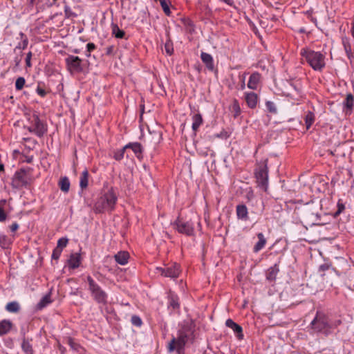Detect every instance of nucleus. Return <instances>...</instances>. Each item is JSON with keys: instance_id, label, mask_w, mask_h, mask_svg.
Instances as JSON below:
<instances>
[{"instance_id": "nucleus-7", "label": "nucleus", "mask_w": 354, "mask_h": 354, "mask_svg": "<svg viewBox=\"0 0 354 354\" xmlns=\"http://www.w3.org/2000/svg\"><path fill=\"white\" fill-rule=\"evenodd\" d=\"M88 289L93 299L98 304H106L107 303L108 295L102 290L100 285L91 277H86Z\"/></svg>"}, {"instance_id": "nucleus-41", "label": "nucleus", "mask_w": 354, "mask_h": 354, "mask_svg": "<svg viewBox=\"0 0 354 354\" xmlns=\"http://www.w3.org/2000/svg\"><path fill=\"white\" fill-rule=\"evenodd\" d=\"M266 106L270 113H277V109L275 104L273 102L267 101L266 102Z\"/></svg>"}, {"instance_id": "nucleus-47", "label": "nucleus", "mask_w": 354, "mask_h": 354, "mask_svg": "<svg viewBox=\"0 0 354 354\" xmlns=\"http://www.w3.org/2000/svg\"><path fill=\"white\" fill-rule=\"evenodd\" d=\"M32 54L31 52H29L26 57V67L30 68L32 66L31 64V58H32Z\"/></svg>"}, {"instance_id": "nucleus-30", "label": "nucleus", "mask_w": 354, "mask_h": 354, "mask_svg": "<svg viewBox=\"0 0 354 354\" xmlns=\"http://www.w3.org/2000/svg\"><path fill=\"white\" fill-rule=\"evenodd\" d=\"M111 30L112 34L118 39H122L125 35L124 31L120 29L117 24H111Z\"/></svg>"}, {"instance_id": "nucleus-28", "label": "nucleus", "mask_w": 354, "mask_h": 354, "mask_svg": "<svg viewBox=\"0 0 354 354\" xmlns=\"http://www.w3.org/2000/svg\"><path fill=\"white\" fill-rule=\"evenodd\" d=\"M52 300L50 299V295L47 294L41 299V300L37 305V308L38 310H41L46 306H47L48 304H50Z\"/></svg>"}, {"instance_id": "nucleus-54", "label": "nucleus", "mask_w": 354, "mask_h": 354, "mask_svg": "<svg viewBox=\"0 0 354 354\" xmlns=\"http://www.w3.org/2000/svg\"><path fill=\"white\" fill-rule=\"evenodd\" d=\"M351 33L352 37L354 39V21L351 23Z\"/></svg>"}, {"instance_id": "nucleus-26", "label": "nucleus", "mask_w": 354, "mask_h": 354, "mask_svg": "<svg viewBox=\"0 0 354 354\" xmlns=\"http://www.w3.org/2000/svg\"><path fill=\"white\" fill-rule=\"evenodd\" d=\"M31 339L24 338L21 342V349L26 354H33V349L30 343Z\"/></svg>"}, {"instance_id": "nucleus-3", "label": "nucleus", "mask_w": 354, "mask_h": 354, "mask_svg": "<svg viewBox=\"0 0 354 354\" xmlns=\"http://www.w3.org/2000/svg\"><path fill=\"white\" fill-rule=\"evenodd\" d=\"M300 55L314 71H322L326 66L325 55L319 51L302 48Z\"/></svg>"}, {"instance_id": "nucleus-8", "label": "nucleus", "mask_w": 354, "mask_h": 354, "mask_svg": "<svg viewBox=\"0 0 354 354\" xmlns=\"http://www.w3.org/2000/svg\"><path fill=\"white\" fill-rule=\"evenodd\" d=\"M30 126L28 127V130L35 133L37 136L42 137L48 131L47 125L42 122L39 115L34 113L32 115L28 118Z\"/></svg>"}, {"instance_id": "nucleus-38", "label": "nucleus", "mask_w": 354, "mask_h": 354, "mask_svg": "<svg viewBox=\"0 0 354 354\" xmlns=\"http://www.w3.org/2000/svg\"><path fill=\"white\" fill-rule=\"evenodd\" d=\"M232 111L234 118L238 117L241 114V108L236 100H235L232 105Z\"/></svg>"}, {"instance_id": "nucleus-1", "label": "nucleus", "mask_w": 354, "mask_h": 354, "mask_svg": "<svg viewBox=\"0 0 354 354\" xmlns=\"http://www.w3.org/2000/svg\"><path fill=\"white\" fill-rule=\"evenodd\" d=\"M118 196L113 187L98 197L94 204L93 210L97 214L111 212L115 209Z\"/></svg>"}, {"instance_id": "nucleus-18", "label": "nucleus", "mask_w": 354, "mask_h": 354, "mask_svg": "<svg viewBox=\"0 0 354 354\" xmlns=\"http://www.w3.org/2000/svg\"><path fill=\"white\" fill-rule=\"evenodd\" d=\"M81 256L80 253H73L68 259V266L72 269L77 268L81 264Z\"/></svg>"}, {"instance_id": "nucleus-49", "label": "nucleus", "mask_w": 354, "mask_h": 354, "mask_svg": "<svg viewBox=\"0 0 354 354\" xmlns=\"http://www.w3.org/2000/svg\"><path fill=\"white\" fill-rule=\"evenodd\" d=\"M342 324V321L340 319L335 320L333 322L330 321L331 330L333 328L338 327Z\"/></svg>"}, {"instance_id": "nucleus-24", "label": "nucleus", "mask_w": 354, "mask_h": 354, "mask_svg": "<svg viewBox=\"0 0 354 354\" xmlns=\"http://www.w3.org/2000/svg\"><path fill=\"white\" fill-rule=\"evenodd\" d=\"M279 267L277 264H274V266L270 267L266 272V279L268 281H274L276 279L277 275L279 272Z\"/></svg>"}, {"instance_id": "nucleus-4", "label": "nucleus", "mask_w": 354, "mask_h": 354, "mask_svg": "<svg viewBox=\"0 0 354 354\" xmlns=\"http://www.w3.org/2000/svg\"><path fill=\"white\" fill-rule=\"evenodd\" d=\"M310 326L315 333H323L326 336L331 333L330 320L322 311H317L315 317L310 323Z\"/></svg>"}, {"instance_id": "nucleus-42", "label": "nucleus", "mask_w": 354, "mask_h": 354, "mask_svg": "<svg viewBox=\"0 0 354 354\" xmlns=\"http://www.w3.org/2000/svg\"><path fill=\"white\" fill-rule=\"evenodd\" d=\"M68 242V239L61 238L57 241V244L56 248H59L61 250H63V249L66 247Z\"/></svg>"}, {"instance_id": "nucleus-32", "label": "nucleus", "mask_w": 354, "mask_h": 354, "mask_svg": "<svg viewBox=\"0 0 354 354\" xmlns=\"http://www.w3.org/2000/svg\"><path fill=\"white\" fill-rule=\"evenodd\" d=\"M344 106L351 111L354 106V97L351 93H349L346 95V99L344 102Z\"/></svg>"}, {"instance_id": "nucleus-33", "label": "nucleus", "mask_w": 354, "mask_h": 354, "mask_svg": "<svg viewBox=\"0 0 354 354\" xmlns=\"http://www.w3.org/2000/svg\"><path fill=\"white\" fill-rule=\"evenodd\" d=\"M178 297L176 295L171 294L169 297V306L172 307L173 309L179 308Z\"/></svg>"}, {"instance_id": "nucleus-2", "label": "nucleus", "mask_w": 354, "mask_h": 354, "mask_svg": "<svg viewBox=\"0 0 354 354\" xmlns=\"http://www.w3.org/2000/svg\"><path fill=\"white\" fill-rule=\"evenodd\" d=\"M194 330L191 324H186L179 330L178 337H173L168 344L169 352L176 351L178 354H183L184 346L188 339L192 336Z\"/></svg>"}, {"instance_id": "nucleus-22", "label": "nucleus", "mask_w": 354, "mask_h": 354, "mask_svg": "<svg viewBox=\"0 0 354 354\" xmlns=\"http://www.w3.org/2000/svg\"><path fill=\"white\" fill-rule=\"evenodd\" d=\"M304 120L306 127V129L308 130L315 121V115L313 111H308L305 113Z\"/></svg>"}, {"instance_id": "nucleus-23", "label": "nucleus", "mask_w": 354, "mask_h": 354, "mask_svg": "<svg viewBox=\"0 0 354 354\" xmlns=\"http://www.w3.org/2000/svg\"><path fill=\"white\" fill-rule=\"evenodd\" d=\"M125 149L127 151L129 149H131L138 158H140L142 152V146L138 142L129 143L125 145Z\"/></svg>"}, {"instance_id": "nucleus-36", "label": "nucleus", "mask_w": 354, "mask_h": 354, "mask_svg": "<svg viewBox=\"0 0 354 354\" xmlns=\"http://www.w3.org/2000/svg\"><path fill=\"white\" fill-rule=\"evenodd\" d=\"M342 44L344 46V48L345 50V52L346 53V55L348 58H350L351 53V45L347 38H343L342 39Z\"/></svg>"}, {"instance_id": "nucleus-55", "label": "nucleus", "mask_w": 354, "mask_h": 354, "mask_svg": "<svg viewBox=\"0 0 354 354\" xmlns=\"http://www.w3.org/2000/svg\"><path fill=\"white\" fill-rule=\"evenodd\" d=\"M291 86H292V88L297 92V93H299L300 91V88L295 84H290Z\"/></svg>"}, {"instance_id": "nucleus-53", "label": "nucleus", "mask_w": 354, "mask_h": 354, "mask_svg": "<svg viewBox=\"0 0 354 354\" xmlns=\"http://www.w3.org/2000/svg\"><path fill=\"white\" fill-rule=\"evenodd\" d=\"M344 209V205H338V211L337 212L336 214H339Z\"/></svg>"}, {"instance_id": "nucleus-20", "label": "nucleus", "mask_w": 354, "mask_h": 354, "mask_svg": "<svg viewBox=\"0 0 354 354\" xmlns=\"http://www.w3.org/2000/svg\"><path fill=\"white\" fill-rule=\"evenodd\" d=\"M203 120L201 113H195L192 115V129L196 133L199 127L203 124Z\"/></svg>"}, {"instance_id": "nucleus-31", "label": "nucleus", "mask_w": 354, "mask_h": 354, "mask_svg": "<svg viewBox=\"0 0 354 354\" xmlns=\"http://www.w3.org/2000/svg\"><path fill=\"white\" fill-rule=\"evenodd\" d=\"M7 204L6 199L0 200V222H4L7 219V214L5 212V207Z\"/></svg>"}, {"instance_id": "nucleus-19", "label": "nucleus", "mask_w": 354, "mask_h": 354, "mask_svg": "<svg viewBox=\"0 0 354 354\" xmlns=\"http://www.w3.org/2000/svg\"><path fill=\"white\" fill-rule=\"evenodd\" d=\"M257 238L259 239L258 242L254 245L253 248V252L254 253L259 252L260 250H261L265 246L267 243V240L265 238L263 233L259 232L257 234Z\"/></svg>"}, {"instance_id": "nucleus-39", "label": "nucleus", "mask_w": 354, "mask_h": 354, "mask_svg": "<svg viewBox=\"0 0 354 354\" xmlns=\"http://www.w3.org/2000/svg\"><path fill=\"white\" fill-rule=\"evenodd\" d=\"M10 242L6 235L0 234V247L6 248L9 246Z\"/></svg>"}, {"instance_id": "nucleus-40", "label": "nucleus", "mask_w": 354, "mask_h": 354, "mask_svg": "<svg viewBox=\"0 0 354 354\" xmlns=\"http://www.w3.org/2000/svg\"><path fill=\"white\" fill-rule=\"evenodd\" d=\"M25 83H26V80H25L24 77H18L15 82L16 90H17V91L21 90L24 88Z\"/></svg>"}, {"instance_id": "nucleus-9", "label": "nucleus", "mask_w": 354, "mask_h": 354, "mask_svg": "<svg viewBox=\"0 0 354 354\" xmlns=\"http://www.w3.org/2000/svg\"><path fill=\"white\" fill-rule=\"evenodd\" d=\"M65 63L68 71L71 75L80 73L83 71V61L78 56L68 55L65 58Z\"/></svg>"}, {"instance_id": "nucleus-52", "label": "nucleus", "mask_w": 354, "mask_h": 354, "mask_svg": "<svg viewBox=\"0 0 354 354\" xmlns=\"http://www.w3.org/2000/svg\"><path fill=\"white\" fill-rule=\"evenodd\" d=\"M67 343L73 348H75V343L71 338H68Z\"/></svg>"}, {"instance_id": "nucleus-17", "label": "nucleus", "mask_w": 354, "mask_h": 354, "mask_svg": "<svg viewBox=\"0 0 354 354\" xmlns=\"http://www.w3.org/2000/svg\"><path fill=\"white\" fill-rule=\"evenodd\" d=\"M236 213L239 219L247 221L249 218L248 208L245 205H238L236 208Z\"/></svg>"}, {"instance_id": "nucleus-57", "label": "nucleus", "mask_w": 354, "mask_h": 354, "mask_svg": "<svg viewBox=\"0 0 354 354\" xmlns=\"http://www.w3.org/2000/svg\"><path fill=\"white\" fill-rule=\"evenodd\" d=\"M4 171V165H3V164L0 162V171Z\"/></svg>"}, {"instance_id": "nucleus-34", "label": "nucleus", "mask_w": 354, "mask_h": 354, "mask_svg": "<svg viewBox=\"0 0 354 354\" xmlns=\"http://www.w3.org/2000/svg\"><path fill=\"white\" fill-rule=\"evenodd\" d=\"M125 153L127 158L129 157V154L127 152V149H125L124 146L122 149L118 150L114 153L113 158L116 160L120 161L124 158Z\"/></svg>"}, {"instance_id": "nucleus-56", "label": "nucleus", "mask_w": 354, "mask_h": 354, "mask_svg": "<svg viewBox=\"0 0 354 354\" xmlns=\"http://www.w3.org/2000/svg\"><path fill=\"white\" fill-rule=\"evenodd\" d=\"M31 4H38L39 0H30Z\"/></svg>"}, {"instance_id": "nucleus-59", "label": "nucleus", "mask_w": 354, "mask_h": 354, "mask_svg": "<svg viewBox=\"0 0 354 354\" xmlns=\"http://www.w3.org/2000/svg\"><path fill=\"white\" fill-rule=\"evenodd\" d=\"M74 52H75V53H79L78 50H74Z\"/></svg>"}, {"instance_id": "nucleus-27", "label": "nucleus", "mask_w": 354, "mask_h": 354, "mask_svg": "<svg viewBox=\"0 0 354 354\" xmlns=\"http://www.w3.org/2000/svg\"><path fill=\"white\" fill-rule=\"evenodd\" d=\"M58 184L60 189L63 192L67 193L69 191L71 184L68 177L64 176L61 178Z\"/></svg>"}, {"instance_id": "nucleus-25", "label": "nucleus", "mask_w": 354, "mask_h": 354, "mask_svg": "<svg viewBox=\"0 0 354 354\" xmlns=\"http://www.w3.org/2000/svg\"><path fill=\"white\" fill-rule=\"evenodd\" d=\"M89 173L87 169H84L80 177V187L83 190L85 189L88 185Z\"/></svg>"}, {"instance_id": "nucleus-37", "label": "nucleus", "mask_w": 354, "mask_h": 354, "mask_svg": "<svg viewBox=\"0 0 354 354\" xmlns=\"http://www.w3.org/2000/svg\"><path fill=\"white\" fill-rule=\"evenodd\" d=\"M20 36L22 39V41H21V44L20 43V44H19V45L17 46H16V48L15 49V50L17 49H25L28 46V40L27 37L22 32L20 33Z\"/></svg>"}, {"instance_id": "nucleus-48", "label": "nucleus", "mask_w": 354, "mask_h": 354, "mask_svg": "<svg viewBox=\"0 0 354 354\" xmlns=\"http://www.w3.org/2000/svg\"><path fill=\"white\" fill-rule=\"evenodd\" d=\"M36 91L37 93L42 97H45L46 95V91L39 86H37Z\"/></svg>"}, {"instance_id": "nucleus-12", "label": "nucleus", "mask_w": 354, "mask_h": 354, "mask_svg": "<svg viewBox=\"0 0 354 354\" xmlns=\"http://www.w3.org/2000/svg\"><path fill=\"white\" fill-rule=\"evenodd\" d=\"M261 75L259 72L252 73L248 80L247 86L251 90H257L261 83Z\"/></svg>"}, {"instance_id": "nucleus-58", "label": "nucleus", "mask_w": 354, "mask_h": 354, "mask_svg": "<svg viewBox=\"0 0 354 354\" xmlns=\"http://www.w3.org/2000/svg\"><path fill=\"white\" fill-rule=\"evenodd\" d=\"M15 62H16L17 65H18L20 62V59H16Z\"/></svg>"}, {"instance_id": "nucleus-14", "label": "nucleus", "mask_w": 354, "mask_h": 354, "mask_svg": "<svg viewBox=\"0 0 354 354\" xmlns=\"http://www.w3.org/2000/svg\"><path fill=\"white\" fill-rule=\"evenodd\" d=\"M245 100L249 108L254 109L259 102V96L254 92H245Z\"/></svg>"}, {"instance_id": "nucleus-13", "label": "nucleus", "mask_w": 354, "mask_h": 354, "mask_svg": "<svg viewBox=\"0 0 354 354\" xmlns=\"http://www.w3.org/2000/svg\"><path fill=\"white\" fill-rule=\"evenodd\" d=\"M225 325L233 330L235 333L236 337L239 339H242L243 338V328L238 324L235 323L232 319H228L225 322Z\"/></svg>"}, {"instance_id": "nucleus-46", "label": "nucleus", "mask_w": 354, "mask_h": 354, "mask_svg": "<svg viewBox=\"0 0 354 354\" xmlns=\"http://www.w3.org/2000/svg\"><path fill=\"white\" fill-rule=\"evenodd\" d=\"M62 252V250H61L59 248H55L53 251L52 259H55V260L59 259V258L61 256Z\"/></svg>"}, {"instance_id": "nucleus-43", "label": "nucleus", "mask_w": 354, "mask_h": 354, "mask_svg": "<svg viewBox=\"0 0 354 354\" xmlns=\"http://www.w3.org/2000/svg\"><path fill=\"white\" fill-rule=\"evenodd\" d=\"M131 322L132 324L136 326H141V325L142 324V319H140V317L139 316H137V315H133L131 317Z\"/></svg>"}, {"instance_id": "nucleus-50", "label": "nucleus", "mask_w": 354, "mask_h": 354, "mask_svg": "<svg viewBox=\"0 0 354 354\" xmlns=\"http://www.w3.org/2000/svg\"><path fill=\"white\" fill-rule=\"evenodd\" d=\"M19 224L17 223H13L10 226V230L12 232H15L19 229Z\"/></svg>"}, {"instance_id": "nucleus-6", "label": "nucleus", "mask_w": 354, "mask_h": 354, "mask_svg": "<svg viewBox=\"0 0 354 354\" xmlns=\"http://www.w3.org/2000/svg\"><path fill=\"white\" fill-rule=\"evenodd\" d=\"M254 176L258 186L266 192L268 187V160L257 163L254 169Z\"/></svg>"}, {"instance_id": "nucleus-11", "label": "nucleus", "mask_w": 354, "mask_h": 354, "mask_svg": "<svg viewBox=\"0 0 354 354\" xmlns=\"http://www.w3.org/2000/svg\"><path fill=\"white\" fill-rule=\"evenodd\" d=\"M180 272V266L176 263H174L170 266H166L164 268H156V273L160 274L165 277H169L171 279L178 278Z\"/></svg>"}, {"instance_id": "nucleus-15", "label": "nucleus", "mask_w": 354, "mask_h": 354, "mask_svg": "<svg viewBox=\"0 0 354 354\" xmlns=\"http://www.w3.org/2000/svg\"><path fill=\"white\" fill-rule=\"evenodd\" d=\"M201 58L209 71H213L214 70L213 57L210 54L202 52Z\"/></svg>"}, {"instance_id": "nucleus-16", "label": "nucleus", "mask_w": 354, "mask_h": 354, "mask_svg": "<svg viewBox=\"0 0 354 354\" xmlns=\"http://www.w3.org/2000/svg\"><path fill=\"white\" fill-rule=\"evenodd\" d=\"M114 259L118 264L124 266L128 263L129 254L126 251H120L114 255Z\"/></svg>"}, {"instance_id": "nucleus-35", "label": "nucleus", "mask_w": 354, "mask_h": 354, "mask_svg": "<svg viewBox=\"0 0 354 354\" xmlns=\"http://www.w3.org/2000/svg\"><path fill=\"white\" fill-rule=\"evenodd\" d=\"M248 72L239 73L238 77L239 80V89L243 91L245 88V79L248 75Z\"/></svg>"}, {"instance_id": "nucleus-45", "label": "nucleus", "mask_w": 354, "mask_h": 354, "mask_svg": "<svg viewBox=\"0 0 354 354\" xmlns=\"http://www.w3.org/2000/svg\"><path fill=\"white\" fill-rule=\"evenodd\" d=\"M165 49L166 53L168 55H172V53L174 52V48H173L172 44L169 41H168L165 43Z\"/></svg>"}, {"instance_id": "nucleus-51", "label": "nucleus", "mask_w": 354, "mask_h": 354, "mask_svg": "<svg viewBox=\"0 0 354 354\" xmlns=\"http://www.w3.org/2000/svg\"><path fill=\"white\" fill-rule=\"evenodd\" d=\"M46 1V5L47 7H51L53 6L56 5L57 0H45Z\"/></svg>"}, {"instance_id": "nucleus-5", "label": "nucleus", "mask_w": 354, "mask_h": 354, "mask_svg": "<svg viewBox=\"0 0 354 354\" xmlns=\"http://www.w3.org/2000/svg\"><path fill=\"white\" fill-rule=\"evenodd\" d=\"M32 181L30 169L29 168L21 169L15 173L11 185L15 189H21L24 187L27 188Z\"/></svg>"}, {"instance_id": "nucleus-10", "label": "nucleus", "mask_w": 354, "mask_h": 354, "mask_svg": "<svg viewBox=\"0 0 354 354\" xmlns=\"http://www.w3.org/2000/svg\"><path fill=\"white\" fill-rule=\"evenodd\" d=\"M175 229L180 234L191 236L194 234V224L190 221H185L183 218L178 217L174 221Z\"/></svg>"}, {"instance_id": "nucleus-44", "label": "nucleus", "mask_w": 354, "mask_h": 354, "mask_svg": "<svg viewBox=\"0 0 354 354\" xmlns=\"http://www.w3.org/2000/svg\"><path fill=\"white\" fill-rule=\"evenodd\" d=\"M96 48V46L93 43H88L86 44V56L89 57L91 56V53Z\"/></svg>"}, {"instance_id": "nucleus-21", "label": "nucleus", "mask_w": 354, "mask_h": 354, "mask_svg": "<svg viewBox=\"0 0 354 354\" xmlns=\"http://www.w3.org/2000/svg\"><path fill=\"white\" fill-rule=\"evenodd\" d=\"M12 327V323L8 319H3L0 322V336L8 333Z\"/></svg>"}, {"instance_id": "nucleus-29", "label": "nucleus", "mask_w": 354, "mask_h": 354, "mask_svg": "<svg viewBox=\"0 0 354 354\" xmlns=\"http://www.w3.org/2000/svg\"><path fill=\"white\" fill-rule=\"evenodd\" d=\"M5 308L9 313H17L20 310V305L17 301H11L6 304Z\"/></svg>"}]
</instances>
